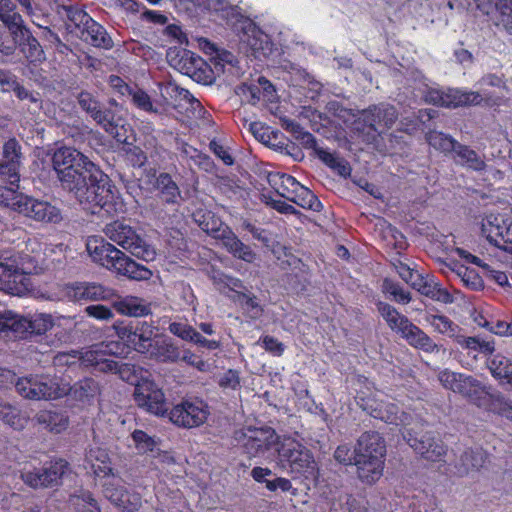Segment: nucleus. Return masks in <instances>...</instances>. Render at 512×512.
I'll use <instances>...</instances> for the list:
<instances>
[{
	"mask_svg": "<svg viewBox=\"0 0 512 512\" xmlns=\"http://www.w3.org/2000/svg\"><path fill=\"white\" fill-rule=\"evenodd\" d=\"M52 165L62 186L74 193L84 210L108 216L125 212V204L109 177L77 149L58 148L53 153Z\"/></svg>",
	"mask_w": 512,
	"mask_h": 512,
	"instance_id": "f257e3e1",
	"label": "nucleus"
},
{
	"mask_svg": "<svg viewBox=\"0 0 512 512\" xmlns=\"http://www.w3.org/2000/svg\"><path fill=\"white\" fill-rule=\"evenodd\" d=\"M41 259V245L28 239L0 249V290L22 296L31 289L29 275L37 273Z\"/></svg>",
	"mask_w": 512,
	"mask_h": 512,
	"instance_id": "f03ea898",
	"label": "nucleus"
},
{
	"mask_svg": "<svg viewBox=\"0 0 512 512\" xmlns=\"http://www.w3.org/2000/svg\"><path fill=\"white\" fill-rule=\"evenodd\" d=\"M118 348V343L110 341L95 344L84 351L59 352L53 358V365L58 369L76 365L94 367L102 372H115L121 379L130 381L131 366L109 358L117 353Z\"/></svg>",
	"mask_w": 512,
	"mask_h": 512,
	"instance_id": "7ed1b4c3",
	"label": "nucleus"
},
{
	"mask_svg": "<svg viewBox=\"0 0 512 512\" xmlns=\"http://www.w3.org/2000/svg\"><path fill=\"white\" fill-rule=\"evenodd\" d=\"M86 250L93 262L130 279L148 280L152 272L99 236H90Z\"/></svg>",
	"mask_w": 512,
	"mask_h": 512,
	"instance_id": "20e7f679",
	"label": "nucleus"
},
{
	"mask_svg": "<svg viewBox=\"0 0 512 512\" xmlns=\"http://www.w3.org/2000/svg\"><path fill=\"white\" fill-rule=\"evenodd\" d=\"M386 446L377 432H365L356 447V467L358 478L366 484L376 483L383 475Z\"/></svg>",
	"mask_w": 512,
	"mask_h": 512,
	"instance_id": "39448f33",
	"label": "nucleus"
},
{
	"mask_svg": "<svg viewBox=\"0 0 512 512\" xmlns=\"http://www.w3.org/2000/svg\"><path fill=\"white\" fill-rule=\"evenodd\" d=\"M277 466L294 480H316L318 477V467L310 450L290 437L281 441Z\"/></svg>",
	"mask_w": 512,
	"mask_h": 512,
	"instance_id": "423d86ee",
	"label": "nucleus"
},
{
	"mask_svg": "<svg viewBox=\"0 0 512 512\" xmlns=\"http://www.w3.org/2000/svg\"><path fill=\"white\" fill-rule=\"evenodd\" d=\"M0 204L35 221L56 223L61 220L58 208L0 185Z\"/></svg>",
	"mask_w": 512,
	"mask_h": 512,
	"instance_id": "0eeeda50",
	"label": "nucleus"
},
{
	"mask_svg": "<svg viewBox=\"0 0 512 512\" xmlns=\"http://www.w3.org/2000/svg\"><path fill=\"white\" fill-rule=\"evenodd\" d=\"M235 438L240 442L249 457L273 460L277 455L282 439L271 427H247L236 432Z\"/></svg>",
	"mask_w": 512,
	"mask_h": 512,
	"instance_id": "6e6552de",
	"label": "nucleus"
},
{
	"mask_svg": "<svg viewBox=\"0 0 512 512\" xmlns=\"http://www.w3.org/2000/svg\"><path fill=\"white\" fill-rule=\"evenodd\" d=\"M103 232L109 240L139 259L149 262L156 257L154 247L148 244L134 227L123 221L116 220L108 223Z\"/></svg>",
	"mask_w": 512,
	"mask_h": 512,
	"instance_id": "1a4fd4ad",
	"label": "nucleus"
},
{
	"mask_svg": "<svg viewBox=\"0 0 512 512\" xmlns=\"http://www.w3.org/2000/svg\"><path fill=\"white\" fill-rule=\"evenodd\" d=\"M196 222L200 228L215 239L222 241L223 246L235 257L246 262H252L255 254L251 248L241 242L232 230L225 225L220 218L216 217L212 212L202 215H195Z\"/></svg>",
	"mask_w": 512,
	"mask_h": 512,
	"instance_id": "9d476101",
	"label": "nucleus"
},
{
	"mask_svg": "<svg viewBox=\"0 0 512 512\" xmlns=\"http://www.w3.org/2000/svg\"><path fill=\"white\" fill-rule=\"evenodd\" d=\"M267 180L277 194L288 201L312 211H320L322 209V203L313 192L303 186L293 176L282 172H270Z\"/></svg>",
	"mask_w": 512,
	"mask_h": 512,
	"instance_id": "9b49d317",
	"label": "nucleus"
},
{
	"mask_svg": "<svg viewBox=\"0 0 512 512\" xmlns=\"http://www.w3.org/2000/svg\"><path fill=\"white\" fill-rule=\"evenodd\" d=\"M167 60L170 66L180 73L189 76L194 81L207 85L214 80L209 65L200 56L190 50L170 47L167 50Z\"/></svg>",
	"mask_w": 512,
	"mask_h": 512,
	"instance_id": "f8f14e48",
	"label": "nucleus"
},
{
	"mask_svg": "<svg viewBox=\"0 0 512 512\" xmlns=\"http://www.w3.org/2000/svg\"><path fill=\"white\" fill-rule=\"evenodd\" d=\"M17 392L30 400H53L68 394L67 384H59L45 375H30L15 382Z\"/></svg>",
	"mask_w": 512,
	"mask_h": 512,
	"instance_id": "ddd939ff",
	"label": "nucleus"
},
{
	"mask_svg": "<svg viewBox=\"0 0 512 512\" xmlns=\"http://www.w3.org/2000/svg\"><path fill=\"white\" fill-rule=\"evenodd\" d=\"M210 415L208 405L195 399H184L169 409V421L177 427L192 429L203 425Z\"/></svg>",
	"mask_w": 512,
	"mask_h": 512,
	"instance_id": "4468645a",
	"label": "nucleus"
},
{
	"mask_svg": "<svg viewBox=\"0 0 512 512\" xmlns=\"http://www.w3.org/2000/svg\"><path fill=\"white\" fill-rule=\"evenodd\" d=\"M211 279L221 293L237 302L252 318H258L262 314L263 310L257 298L239 291L243 287L241 280L220 271H213Z\"/></svg>",
	"mask_w": 512,
	"mask_h": 512,
	"instance_id": "2eb2a0df",
	"label": "nucleus"
},
{
	"mask_svg": "<svg viewBox=\"0 0 512 512\" xmlns=\"http://www.w3.org/2000/svg\"><path fill=\"white\" fill-rule=\"evenodd\" d=\"M136 405L145 412L157 417H165L169 411L166 396L154 381L143 379L138 382L133 393Z\"/></svg>",
	"mask_w": 512,
	"mask_h": 512,
	"instance_id": "dca6fc26",
	"label": "nucleus"
},
{
	"mask_svg": "<svg viewBox=\"0 0 512 512\" xmlns=\"http://www.w3.org/2000/svg\"><path fill=\"white\" fill-rule=\"evenodd\" d=\"M113 327L120 340L142 354H148L156 341L157 328L147 321L138 322L134 326L117 323Z\"/></svg>",
	"mask_w": 512,
	"mask_h": 512,
	"instance_id": "f3484780",
	"label": "nucleus"
},
{
	"mask_svg": "<svg viewBox=\"0 0 512 512\" xmlns=\"http://www.w3.org/2000/svg\"><path fill=\"white\" fill-rule=\"evenodd\" d=\"M68 468V462L60 458L51 461L48 466L42 469L26 465L21 470V478L25 484L35 489L53 487L60 483Z\"/></svg>",
	"mask_w": 512,
	"mask_h": 512,
	"instance_id": "a211bd4d",
	"label": "nucleus"
},
{
	"mask_svg": "<svg viewBox=\"0 0 512 512\" xmlns=\"http://www.w3.org/2000/svg\"><path fill=\"white\" fill-rule=\"evenodd\" d=\"M241 44L248 56L256 59H268L277 51L270 37L253 21L245 19L241 24Z\"/></svg>",
	"mask_w": 512,
	"mask_h": 512,
	"instance_id": "6ab92c4d",
	"label": "nucleus"
},
{
	"mask_svg": "<svg viewBox=\"0 0 512 512\" xmlns=\"http://www.w3.org/2000/svg\"><path fill=\"white\" fill-rule=\"evenodd\" d=\"M421 94L425 102L448 108L479 104L483 99L477 92L462 91L459 89L443 91L437 87L429 86L428 84H423Z\"/></svg>",
	"mask_w": 512,
	"mask_h": 512,
	"instance_id": "aec40b11",
	"label": "nucleus"
},
{
	"mask_svg": "<svg viewBox=\"0 0 512 512\" xmlns=\"http://www.w3.org/2000/svg\"><path fill=\"white\" fill-rule=\"evenodd\" d=\"M481 233L490 244L512 253V223L506 224L504 216L486 215L481 222Z\"/></svg>",
	"mask_w": 512,
	"mask_h": 512,
	"instance_id": "412c9836",
	"label": "nucleus"
},
{
	"mask_svg": "<svg viewBox=\"0 0 512 512\" xmlns=\"http://www.w3.org/2000/svg\"><path fill=\"white\" fill-rule=\"evenodd\" d=\"M54 326L52 315L36 313L31 316H19L11 311L9 329L21 338L43 335Z\"/></svg>",
	"mask_w": 512,
	"mask_h": 512,
	"instance_id": "4be33fe9",
	"label": "nucleus"
},
{
	"mask_svg": "<svg viewBox=\"0 0 512 512\" xmlns=\"http://www.w3.org/2000/svg\"><path fill=\"white\" fill-rule=\"evenodd\" d=\"M78 104L97 124L103 127L107 133L118 141H125L119 134L118 124L115 121L113 111L108 108L103 109L91 93L81 92L78 95Z\"/></svg>",
	"mask_w": 512,
	"mask_h": 512,
	"instance_id": "5701e85b",
	"label": "nucleus"
},
{
	"mask_svg": "<svg viewBox=\"0 0 512 512\" xmlns=\"http://www.w3.org/2000/svg\"><path fill=\"white\" fill-rule=\"evenodd\" d=\"M360 407L376 419L389 424L406 425L408 416L402 412L399 414L398 407L393 403H386L384 400L374 397L358 395Z\"/></svg>",
	"mask_w": 512,
	"mask_h": 512,
	"instance_id": "b1692460",
	"label": "nucleus"
},
{
	"mask_svg": "<svg viewBox=\"0 0 512 512\" xmlns=\"http://www.w3.org/2000/svg\"><path fill=\"white\" fill-rule=\"evenodd\" d=\"M360 407L376 419L389 424L406 425L408 416L402 412L399 414L398 407L393 403H386L384 400L374 397L358 395Z\"/></svg>",
	"mask_w": 512,
	"mask_h": 512,
	"instance_id": "393cba45",
	"label": "nucleus"
},
{
	"mask_svg": "<svg viewBox=\"0 0 512 512\" xmlns=\"http://www.w3.org/2000/svg\"><path fill=\"white\" fill-rule=\"evenodd\" d=\"M105 497L115 506L127 512L137 511L142 504L140 494L129 492L121 485V480L112 475L103 484Z\"/></svg>",
	"mask_w": 512,
	"mask_h": 512,
	"instance_id": "a878e982",
	"label": "nucleus"
},
{
	"mask_svg": "<svg viewBox=\"0 0 512 512\" xmlns=\"http://www.w3.org/2000/svg\"><path fill=\"white\" fill-rule=\"evenodd\" d=\"M402 434L409 446L424 459L431 462L444 460L447 452L446 447L441 440H436L430 433H425L417 437L410 431L405 430Z\"/></svg>",
	"mask_w": 512,
	"mask_h": 512,
	"instance_id": "bb28decb",
	"label": "nucleus"
},
{
	"mask_svg": "<svg viewBox=\"0 0 512 512\" xmlns=\"http://www.w3.org/2000/svg\"><path fill=\"white\" fill-rule=\"evenodd\" d=\"M482 13L491 16L497 26L512 34V0H474Z\"/></svg>",
	"mask_w": 512,
	"mask_h": 512,
	"instance_id": "cd10ccee",
	"label": "nucleus"
},
{
	"mask_svg": "<svg viewBox=\"0 0 512 512\" xmlns=\"http://www.w3.org/2000/svg\"><path fill=\"white\" fill-rule=\"evenodd\" d=\"M67 298L73 301L112 300L115 293L112 289L97 283H74L65 288Z\"/></svg>",
	"mask_w": 512,
	"mask_h": 512,
	"instance_id": "c85d7f7f",
	"label": "nucleus"
},
{
	"mask_svg": "<svg viewBox=\"0 0 512 512\" xmlns=\"http://www.w3.org/2000/svg\"><path fill=\"white\" fill-rule=\"evenodd\" d=\"M364 122L373 130L390 128L397 119L396 109L389 104H379L362 112Z\"/></svg>",
	"mask_w": 512,
	"mask_h": 512,
	"instance_id": "c756f323",
	"label": "nucleus"
},
{
	"mask_svg": "<svg viewBox=\"0 0 512 512\" xmlns=\"http://www.w3.org/2000/svg\"><path fill=\"white\" fill-rule=\"evenodd\" d=\"M115 310L128 317H145L152 313V305L143 298L127 295L113 301Z\"/></svg>",
	"mask_w": 512,
	"mask_h": 512,
	"instance_id": "7c9ffc66",
	"label": "nucleus"
},
{
	"mask_svg": "<svg viewBox=\"0 0 512 512\" xmlns=\"http://www.w3.org/2000/svg\"><path fill=\"white\" fill-rule=\"evenodd\" d=\"M84 467L100 478H106L112 474L109 455L106 449L99 446H91L86 452Z\"/></svg>",
	"mask_w": 512,
	"mask_h": 512,
	"instance_id": "2f4dec72",
	"label": "nucleus"
},
{
	"mask_svg": "<svg viewBox=\"0 0 512 512\" xmlns=\"http://www.w3.org/2000/svg\"><path fill=\"white\" fill-rule=\"evenodd\" d=\"M459 389V394L469 398L478 407L486 406V403L492 394L489 391L490 388L487 387L484 383L474 378L473 376L465 374Z\"/></svg>",
	"mask_w": 512,
	"mask_h": 512,
	"instance_id": "473e14b6",
	"label": "nucleus"
},
{
	"mask_svg": "<svg viewBox=\"0 0 512 512\" xmlns=\"http://www.w3.org/2000/svg\"><path fill=\"white\" fill-rule=\"evenodd\" d=\"M487 366L496 380L512 389V361L508 357L500 353L491 354Z\"/></svg>",
	"mask_w": 512,
	"mask_h": 512,
	"instance_id": "72a5a7b5",
	"label": "nucleus"
},
{
	"mask_svg": "<svg viewBox=\"0 0 512 512\" xmlns=\"http://www.w3.org/2000/svg\"><path fill=\"white\" fill-rule=\"evenodd\" d=\"M29 419V414L22 412L16 406L0 398V420L4 424L20 431L27 426Z\"/></svg>",
	"mask_w": 512,
	"mask_h": 512,
	"instance_id": "f704fd0d",
	"label": "nucleus"
},
{
	"mask_svg": "<svg viewBox=\"0 0 512 512\" xmlns=\"http://www.w3.org/2000/svg\"><path fill=\"white\" fill-rule=\"evenodd\" d=\"M402 338L405 339L410 346L424 352L434 353L439 351V346L433 339L413 323L408 325V329L405 331Z\"/></svg>",
	"mask_w": 512,
	"mask_h": 512,
	"instance_id": "c9c22d12",
	"label": "nucleus"
},
{
	"mask_svg": "<svg viewBox=\"0 0 512 512\" xmlns=\"http://www.w3.org/2000/svg\"><path fill=\"white\" fill-rule=\"evenodd\" d=\"M80 32L81 38L95 47H102L105 49L112 47L113 42L111 37L108 35L104 27L93 19H91Z\"/></svg>",
	"mask_w": 512,
	"mask_h": 512,
	"instance_id": "e433bc0d",
	"label": "nucleus"
},
{
	"mask_svg": "<svg viewBox=\"0 0 512 512\" xmlns=\"http://www.w3.org/2000/svg\"><path fill=\"white\" fill-rule=\"evenodd\" d=\"M147 355L159 362L174 363L180 360L181 350L170 339H158Z\"/></svg>",
	"mask_w": 512,
	"mask_h": 512,
	"instance_id": "4c0bfd02",
	"label": "nucleus"
},
{
	"mask_svg": "<svg viewBox=\"0 0 512 512\" xmlns=\"http://www.w3.org/2000/svg\"><path fill=\"white\" fill-rule=\"evenodd\" d=\"M34 421L53 433H61L69 425V418L66 414L51 410L39 411L35 415Z\"/></svg>",
	"mask_w": 512,
	"mask_h": 512,
	"instance_id": "58836bf2",
	"label": "nucleus"
},
{
	"mask_svg": "<svg viewBox=\"0 0 512 512\" xmlns=\"http://www.w3.org/2000/svg\"><path fill=\"white\" fill-rule=\"evenodd\" d=\"M487 461V454L481 447L470 448L466 450L460 458V464L457 473L460 476L477 471L482 468Z\"/></svg>",
	"mask_w": 512,
	"mask_h": 512,
	"instance_id": "ea45409f",
	"label": "nucleus"
},
{
	"mask_svg": "<svg viewBox=\"0 0 512 512\" xmlns=\"http://www.w3.org/2000/svg\"><path fill=\"white\" fill-rule=\"evenodd\" d=\"M377 308L390 329L402 337L412 322L387 303L379 302Z\"/></svg>",
	"mask_w": 512,
	"mask_h": 512,
	"instance_id": "a19ab883",
	"label": "nucleus"
},
{
	"mask_svg": "<svg viewBox=\"0 0 512 512\" xmlns=\"http://www.w3.org/2000/svg\"><path fill=\"white\" fill-rule=\"evenodd\" d=\"M456 342L462 349L466 350L467 353L472 355L474 358H476L478 353L486 356L493 354L495 351L494 342L486 340L482 337L457 336Z\"/></svg>",
	"mask_w": 512,
	"mask_h": 512,
	"instance_id": "79ce46f5",
	"label": "nucleus"
},
{
	"mask_svg": "<svg viewBox=\"0 0 512 512\" xmlns=\"http://www.w3.org/2000/svg\"><path fill=\"white\" fill-rule=\"evenodd\" d=\"M247 92L252 104L274 102L277 96L275 88L265 77H259L256 83L249 85Z\"/></svg>",
	"mask_w": 512,
	"mask_h": 512,
	"instance_id": "37998d69",
	"label": "nucleus"
},
{
	"mask_svg": "<svg viewBox=\"0 0 512 512\" xmlns=\"http://www.w3.org/2000/svg\"><path fill=\"white\" fill-rule=\"evenodd\" d=\"M453 152L455 154L456 162L460 165L476 171L484 169V160L470 147L457 142Z\"/></svg>",
	"mask_w": 512,
	"mask_h": 512,
	"instance_id": "c03bdc74",
	"label": "nucleus"
},
{
	"mask_svg": "<svg viewBox=\"0 0 512 512\" xmlns=\"http://www.w3.org/2000/svg\"><path fill=\"white\" fill-rule=\"evenodd\" d=\"M453 252L460 258L464 259L467 263H473L479 267H482L499 285H511L509 282V277L506 273L491 269V267L488 264L483 263L480 258L470 254L462 248H455Z\"/></svg>",
	"mask_w": 512,
	"mask_h": 512,
	"instance_id": "a18cd8bd",
	"label": "nucleus"
},
{
	"mask_svg": "<svg viewBox=\"0 0 512 512\" xmlns=\"http://www.w3.org/2000/svg\"><path fill=\"white\" fill-rule=\"evenodd\" d=\"M491 412L512 421V400L500 392L492 393L484 406Z\"/></svg>",
	"mask_w": 512,
	"mask_h": 512,
	"instance_id": "49530a36",
	"label": "nucleus"
},
{
	"mask_svg": "<svg viewBox=\"0 0 512 512\" xmlns=\"http://www.w3.org/2000/svg\"><path fill=\"white\" fill-rule=\"evenodd\" d=\"M161 91L175 101L187 102L193 109L201 107L200 102L187 89L178 86L175 82L166 83L162 86Z\"/></svg>",
	"mask_w": 512,
	"mask_h": 512,
	"instance_id": "de8ad7c7",
	"label": "nucleus"
},
{
	"mask_svg": "<svg viewBox=\"0 0 512 512\" xmlns=\"http://www.w3.org/2000/svg\"><path fill=\"white\" fill-rule=\"evenodd\" d=\"M317 156L320 160H322L327 166L335 170L341 176H348L350 174V166L346 160L337 156L335 153H332L325 149H317Z\"/></svg>",
	"mask_w": 512,
	"mask_h": 512,
	"instance_id": "09e8293b",
	"label": "nucleus"
},
{
	"mask_svg": "<svg viewBox=\"0 0 512 512\" xmlns=\"http://www.w3.org/2000/svg\"><path fill=\"white\" fill-rule=\"evenodd\" d=\"M418 290L422 294L445 304L453 301L452 295L432 278L426 280L422 286H419Z\"/></svg>",
	"mask_w": 512,
	"mask_h": 512,
	"instance_id": "8fccbe9b",
	"label": "nucleus"
},
{
	"mask_svg": "<svg viewBox=\"0 0 512 512\" xmlns=\"http://www.w3.org/2000/svg\"><path fill=\"white\" fill-rule=\"evenodd\" d=\"M426 321L434 329V331L447 335L449 337H457L459 326L452 322L444 315H429Z\"/></svg>",
	"mask_w": 512,
	"mask_h": 512,
	"instance_id": "3c124183",
	"label": "nucleus"
},
{
	"mask_svg": "<svg viewBox=\"0 0 512 512\" xmlns=\"http://www.w3.org/2000/svg\"><path fill=\"white\" fill-rule=\"evenodd\" d=\"M68 388V393L72 391L74 397L81 401L89 400L95 397L99 392L98 383L91 378L80 380L73 387L68 385Z\"/></svg>",
	"mask_w": 512,
	"mask_h": 512,
	"instance_id": "603ef678",
	"label": "nucleus"
},
{
	"mask_svg": "<svg viewBox=\"0 0 512 512\" xmlns=\"http://www.w3.org/2000/svg\"><path fill=\"white\" fill-rule=\"evenodd\" d=\"M426 140L431 147L443 153L453 152L457 144L454 138L439 131L427 133Z\"/></svg>",
	"mask_w": 512,
	"mask_h": 512,
	"instance_id": "864d4df0",
	"label": "nucleus"
},
{
	"mask_svg": "<svg viewBox=\"0 0 512 512\" xmlns=\"http://www.w3.org/2000/svg\"><path fill=\"white\" fill-rule=\"evenodd\" d=\"M20 161L2 160L0 163V178L9 183V188L18 189ZM8 188V186H5Z\"/></svg>",
	"mask_w": 512,
	"mask_h": 512,
	"instance_id": "5fc2aeb1",
	"label": "nucleus"
},
{
	"mask_svg": "<svg viewBox=\"0 0 512 512\" xmlns=\"http://www.w3.org/2000/svg\"><path fill=\"white\" fill-rule=\"evenodd\" d=\"M157 186L161 191L164 201L167 203H175L180 196L178 186L167 173L159 175L157 178Z\"/></svg>",
	"mask_w": 512,
	"mask_h": 512,
	"instance_id": "6e6d98bb",
	"label": "nucleus"
},
{
	"mask_svg": "<svg viewBox=\"0 0 512 512\" xmlns=\"http://www.w3.org/2000/svg\"><path fill=\"white\" fill-rule=\"evenodd\" d=\"M70 503L79 512H99L97 501L89 491H81L80 494L73 495Z\"/></svg>",
	"mask_w": 512,
	"mask_h": 512,
	"instance_id": "4d7b16f0",
	"label": "nucleus"
},
{
	"mask_svg": "<svg viewBox=\"0 0 512 512\" xmlns=\"http://www.w3.org/2000/svg\"><path fill=\"white\" fill-rule=\"evenodd\" d=\"M449 268L456 273L466 286L472 289H477L481 286V280L474 270L456 263L449 265Z\"/></svg>",
	"mask_w": 512,
	"mask_h": 512,
	"instance_id": "13d9d810",
	"label": "nucleus"
},
{
	"mask_svg": "<svg viewBox=\"0 0 512 512\" xmlns=\"http://www.w3.org/2000/svg\"><path fill=\"white\" fill-rule=\"evenodd\" d=\"M63 10L67 19L80 31L92 19L84 10L76 6H63Z\"/></svg>",
	"mask_w": 512,
	"mask_h": 512,
	"instance_id": "bf43d9fd",
	"label": "nucleus"
},
{
	"mask_svg": "<svg viewBox=\"0 0 512 512\" xmlns=\"http://www.w3.org/2000/svg\"><path fill=\"white\" fill-rule=\"evenodd\" d=\"M132 440L139 453L153 452L157 446L156 440L142 430H135Z\"/></svg>",
	"mask_w": 512,
	"mask_h": 512,
	"instance_id": "052dcab7",
	"label": "nucleus"
},
{
	"mask_svg": "<svg viewBox=\"0 0 512 512\" xmlns=\"http://www.w3.org/2000/svg\"><path fill=\"white\" fill-rule=\"evenodd\" d=\"M463 376L464 374L462 373H456L445 369L439 372L438 379L444 388L458 393Z\"/></svg>",
	"mask_w": 512,
	"mask_h": 512,
	"instance_id": "680f3d73",
	"label": "nucleus"
},
{
	"mask_svg": "<svg viewBox=\"0 0 512 512\" xmlns=\"http://www.w3.org/2000/svg\"><path fill=\"white\" fill-rule=\"evenodd\" d=\"M127 96L131 97L133 104L136 107H138L139 109H141L145 112H155L156 111L153 107V104L151 102L149 95L145 91H143L137 87H134L131 89V91L128 93Z\"/></svg>",
	"mask_w": 512,
	"mask_h": 512,
	"instance_id": "e2e57ef3",
	"label": "nucleus"
},
{
	"mask_svg": "<svg viewBox=\"0 0 512 512\" xmlns=\"http://www.w3.org/2000/svg\"><path fill=\"white\" fill-rule=\"evenodd\" d=\"M22 52L30 62H40L44 59V51L39 42L31 37L22 46Z\"/></svg>",
	"mask_w": 512,
	"mask_h": 512,
	"instance_id": "0e129e2a",
	"label": "nucleus"
},
{
	"mask_svg": "<svg viewBox=\"0 0 512 512\" xmlns=\"http://www.w3.org/2000/svg\"><path fill=\"white\" fill-rule=\"evenodd\" d=\"M180 151L186 157L195 160L196 163L202 166L205 170H208L212 166V162L208 156L203 155L197 149L186 143L181 144Z\"/></svg>",
	"mask_w": 512,
	"mask_h": 512,
	"instance_id": "69168bd1",
	"label": "nucleus"
},
{
	"mask_svg": "<svg viewBox=\"0 0 512 512\" xmlns=\"http://www.w3.org/2000/svg\"><path fill=\"white\" fill-rule=\"evenodd\" d=\"M168 329L173 335L188 342L193 339V335H195L196 331L191 325L183 322H172L169 324Z\"/></svg>",
	"mask_w": 512,
	"mask_h": 512,
	"instance_id": "338daca9",
	"label": "nucleus"
},
{
	"mask_svg": "<svg viewBox=\"0 0 512 512\" xmlns=\"http://www.w3.org/2000/svg\"><path fill=\"white\" fill-rule=\"evenodd\" d=\"M85 313L96 320L108 321L113 318V311L101 304L89 305L85 308Z\"/></svg>",
	"mask_w": 512,
	"mask_h": 512,
	"instance_id": "774afa93",
	"label": "nucleus"
}]
</instances>
